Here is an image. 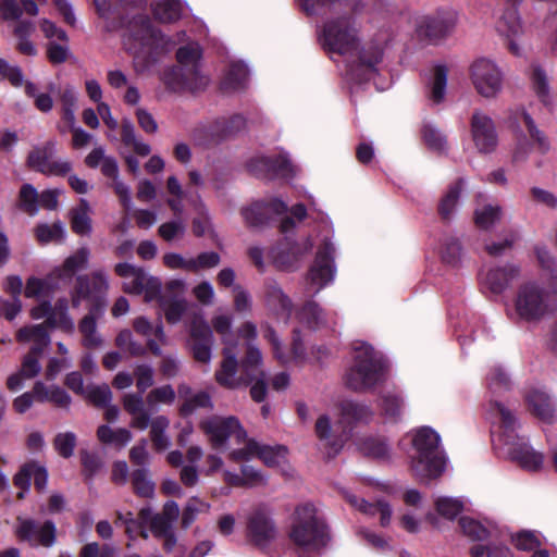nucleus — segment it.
Returning <instances> with one entry per match:
<instances>
[{
    "label": "nucleus",
    "instance_id": "nucleus-60",
    "mask_svg": "<svg viewBox=\"0 0 557 557\" xmlns=\"http://www.w3.org/2000/svg\"><path fill=\"white\" fill-rule=\"evenodd\" d=\"M39 194L32 184H24L18 194L20 208L27 214L34 216L38 213Z\"/></svg>",
    "mask_w": 557,
    "mask_h": 557
},
{
    "label": "nucleus",
    "instance_id": "nucleus-7",
    "mask_svg": "<svg viewBox=\"0 0 557 557\" xmlns=\"http://www.w3.org/2000/svg\"><path fill=\"white\" fill-rule=\"evenodd\" d=\"M201 48L197 42L181 47L176 52L178 65L163 73V82L173 91H198L203 89L209 78L200 69Z\"/></svg>",
    "mask_w": 557,
    "mask_h": 557
},
{
    "label": "nucleus",
    "instance_id": "nucleus-55",
    "mask_svg": "<svg viewBox=\"0 0 557 557\" xmlns=\"http://www.w3.org/2000/svg\"><path fill=\"white\" fill-rule=\"evenodd\" d=\"M503 209L498 205H485L474 211V221L478 227L488 230L502 218Z\"/></svg>",
    "mask_w": 557,
    "mask_h": 557
},
{
    "label": "nucleus",
    "instance_id": "nucleus-39",
    "mask_svg": "<svg viewBox=\"0 0 557 557\" xmlns=\"http://www.w3.org/2000/svg\"><path fill=\"white\" fill-rule=\"evenodd\" d=\"M90 206L84 198L79 200L77 207L70 211V221L72 231L81 236H87L91 233Z\"/></svg>",
    "mask_w": 557,
    "mask_h": 557
},
{
    "label": "nucleus",
    "instance_id": "nucleus-4",
    "mask_svg": "<svg viewBox=\"0 0 557 557\" xmlns=\"http://www.w3.org/2000/svg\"><path fill=\"white\" fill-rule=\"evenodd\" d=\"M288 539L302 555L318 554L330 540L329 529L317 507L302 503L295 507L289 518Z\"/></svg>",
    "mask_w": 557,
    "mask_h": 557
},
{
    "label": "nucleus",
    "instance_id": "nucleus-15",
    "mask_svg": "<svg viewBox=\"0 0 557 557\" xmlns=\"http://www.w3.org/2000/svg\"><path fill=\"white\" fill-rule=\"evenodd\" d=\"M14 533L20 541L32 547L51 548L58 540V529L52 520L37 521L18 517Z\"/></svg>",
    "mask_w": 557,
    "mask_h": 557
},
{
    "label": "nucleus",
    "instance_id": "nucleus-38",
    "mask_svg": "<svg viewBox=\"0 0 557 557\" xmlns=\"http://www.w3.org/2000/svg\"><path fill=\"white\" fill-rule=\"evenodd\" d=\"M178 395L184 398V403L181 406V413L183 416L191 414L199 408H212L211 397L206 392L191 393L189 386L180 385Z\"/></svg>",
    "mask_w": 557,
    "mask_h": 557
},
{
    "label": "nucleus",
    "instance_id": "nucleus-48",
    "mask_svg": "<svg viewBox=\"0 0 557 557\" xmlns=\"http://www.w3.org/2000/svg\"><path fill=\"white\" fill-rule=\"evenodd\" d=\"M97 437L103 444H112L119 448L126 446L133 438L129 430L119 428L112 430L109 425H100L97 430Z\"/></svg>",
    "mask_w": 557,
    "mask_h": 557
},
{
    "label": "nucleus",
    "instance_id": "nucleus-40",
    "mask_svg": "<svg viewBox=\"0 0 557 557\" xmlns=\"http://www.w3.org/2000/svg\"><path fill=\"white\" fill-rule=\"evenodd\" d=\"M102 314L89 310V313L79 322L78 330L83 336L82 343L86 348L94 349L102 345V338L97 332V318Z\"/></svg>",
    "mask_w": 557,
    "mask_h": 557
},
{
    "label": "nucleus",
    "instance_id": "nucleus-54",
    "mask_svg": "<svg viewBox=\"0 0 557 557\" xmlns=\"http://www.w3.org/2000/svg\"><path fill=\"white\" fill-rule=\"evenodd\" d=\"M182 10L180 0H163L152 7L154 17L163 23L178 20L182 15Z\"/></svg>",
    "mask_w": 557,
    "mask_h": 557
},
{
    "label": "nucleus",
    "instance_id": "nucleus-56",
    "mask_svg": "<svg viewBox=\"0 0 557 557\" xmlns=\"http://www.w3.org/2000/svg\"><path fill=\"white\" fill-rule=\"evenodd\" d=\"M359 449L366 456L385 460L391 456L388 444L383 438L367 437L359 444Z\"/></svg>",
    "mask_w": 557,
    "mask_h": 557
},
{
    "label": "nucleus",
    "instance_id": "nucleus-18",
    "mask_svg": "<svg viewBox=\"0 0 557 557\" xmlns=\"http://www.w3.org/2000/svg\"><path fill=\"white\" fill-rule=\"evenodd\" d=\"M456 22L457 16L453 11H440L434 15L422 16L417 23V36L429 44H436L453 32Z\"/></svg>",
    "mask_w": 557,
    "mask_h": 557
},
{
    "label": "nucleus",
    "instance_id": "nucleus-34",
    "mask_svg": "<svg viewBox=\"0 0 557 557\" xmlns=\"http://www.w3.org/2000/svg\"><path fill=\"white\" fill-rule=\"evenodd\" d=\"M306 14L323 13L341 9L358 10L360 0H296Z\"/></svg>",
    "mask_w": 557,
    "mask_h": 557
},
{
    "label": "nucleus",
    "instance_id": "nucleus-13",
    "mask_svg": "<svg viewBox=\"0 0 557 557\" xmlns=\"http://www.w3.org/2000/svg\"><path fill=\"white\" fill-rule=\"evenodd\" d=\"M469 77L474 90L485 99H495L503 90L504 73L488 58H478L469 66Z\"/></svg>",
    "mask_w": 557,
    "mask_h": 557
},
{
    "label": "nucleus",
    "instance_id": "nucleus-61",
    "mask_svg": "<svg viewBox=\"0 0 557 557\" xmlns=\"http://www.w3.org/2000/svg\"><path fill=\"white\" fill-rule=\"evenodd\" d=\"M459 524L463 534L474 541H483L492 534L488 527L469 517H461Z\"/></svg>",
    "mask_w": 557,
    "mask_h": 557
},
{
    "label": "nucleus",
    "instance_id": "nucleus-11",
    "mask_svg": "<svg viewBox=\"0 0 557 557\" xmlns=\"http://www.w3.org/2000/svg\"><path fill=\"white\" fill-rule=\"evenodd\" d=\"M245 536L250 545L262 550L271 547L277 541L280 530L273 510L268 505H258L247 513Z\"/></svg>",
    "mask_w": 557,
    "mask_h": 557
},
{
    "label": "nucleus",
    "instance_id": "nucleus-14",
    "mask_svg": "<svg viewBox=\"0 0 557 557\" xmlns=\"http://www.w3.org/2000/svg\"><path fill=\"white\" fill-rule=\"evenodd\" d=\"M20 343L33 342L30 350L24 356L21 373L25 379H33L41 371L40 357L50 344V336L42 324L29 325L20 329L16 333Z\"/></svg>",
    "mask_w": 557,
    "mask_h": 557
},
{
    "label": "nucleus",
    "instance_id": "nucleus-57",
    "mask_svg": "<svg viewBox=\"0 0 557 557\" xmlns=\"http://www.w3.org/2000/svg\"><path fill=\"white\" fill-rule=\"evenodd\" d=\"M210 510V504L201 500L194 496L190 497L184 506L181 519V525L183 529H188L197 519L200 513L208 512Z\"/></svg>",
    "mask_w": 557,
    "mask_h": 557
},
{
    "label": "nucleus",
    "instance_id": "nucleus-29",
    "mask_svg": "<svg viewBox=\"0 0 557 557\" xmlns=\"http://www.w3.org/2000/svg\"><path fill=\"white\" fill-rule=\"evenodd\" d=\"M134 330L147 338V346L154 356H161V345L166 344V336L163 325L158 323L156 326L144 317L136 318L133 322Z\"/></svg>",
    "mask_w": 557,
    "mask_h": 557
},
{
    "label": "nucleus",
    "instance_id": "nucleus-59",
    "mask_svg": "<svg viewBox=\"0 0 557 557\" xmlns=\"http://www.w3.org/2000/svg\"><path fill=\"white\" fill-rule=\"evenodd\" d=\"M133 490L139 497L150 498L154 495V483L149 478L148 470L140 468L131 474Z\"/></svg>",
    "mask_w": 557,
    "mask_h": 557
},
{
    "label": "nucleus",
    "instance_id": "nucleus-25",
    "mask_svg": "<svg viewBox=\"0 0 557 557\" xmlns=\"http://www.w3.org/2000/svg\"><path fill=\"white\" fill-rule=\"evenodd\" d=\"M287 211V205L280 199H272L269 202L256 201L242 209V215L250 227L261 226L273 214H281Z\"/></svg>",
    "mask_w": 557,
    "mask_h": 557
},
{
    "label": "nucleus",
    "instance_id": "nucleus-44",
    "mask_svg": "<svg viewBox=\"0 0 557 557\" xmlns=\"http://www.w3.org/2000/svg\"><path fill=\"white\" fill-rule=\"evenodd\" d=\"M342 418L348 422H368L373 418V410L370 406L344 400L339 405Z\"/></svg>",
    "mask_w": 557,
    "mask_h": 557
},
{
    "label": "nucleus",
    "instance_id": "nucleus-37",
    "mask_svg": "<svg viewBox=\"0 0 557 557\" xmlns=\"http://www.w3.org/2000/svg\"><path fill=\"white\" fill-rule=\"evenodd\" d=\"M377 406L385 420L398 422L405 409V400L397 391H386L381 394Z\"/></svg>",
    "mask_w": 557,
    "mask_h": 557
},
{
    "label": "nucleus",
    "instance_id": "nucleus-35",
    "mask_svg": "<svg viewBox=\"0 0 557 557\" xmlns=\"http://www.w3.org/2000/svg\"><path fill=\"white\" fill-rule=\"evenodd\" d=\"M448 82V69L436 65L426 85V98L432 104H440L445 100Z\"/></svg>",
    "mask_w": 557,
    "mask_h": 557
},
{
    "label": "nucleus",
    "instance_id": "nucleus-32",
    "mask_svg": "<svg viewBox=\"0 0 557 557\" xmlns=\"http://www.w3.org/2000/svg\"><path fill=\"white\" fill-rule=\"evenodd\" d=\"M298 322L309 330H319L329 325L327 313L314 300H308L297 311Z\"/></svg>",
    "mask_w": 557,
    "mask_h": 557
},
{
    "label": "nucleus",
    "instance_id": "nucleus-10",
    "mask_svg": "<svg viewBox=\"0 0 557 557\" xmlns=\"http://www.w3.org/2000/svg\"><path fill=\"white\" fill-rule=\"evenodd\" d=\"M109 287L108 275L102 270H96L89 275H78L71 292L72 306L77 308L82 301L86 300L90 304L89 310L103 313L108 305Z\"/></svg>",
    "mask_w": 557,
    "mask_h": 557
},
{
    "label": "nucleus",
    "instance_id": "nucleus-62",
    "mask_svg": "<svg viewBox=\"0 0 557 557\" xmlns=\"http://www.w3.org/2000/svg\"><path fill=\"white\" fill-rule=\"evenodd\" d=\"M462 247L458 238L446 236L442 244V259L445 263L457 265L462 258Z\"/></svg>",
    "mask_w": 557,
    "mask_h": 557
},
{
    "label": "nucleus",
    "instance_id": "nucleus-45",
    "mask_svg": "<svg viewBox=\"0 0 557 557\" xmlns=\"http://www.w3.org/2000/svg\"><path fill=\"white\" fill-rule=\"evenodd\" d=\"M249 76L248 67L240 62L232 63L222 81V88L235 91L245 87Z\"/></svg>",
    "mask_w": 557,
    "mask_h": 557
},
{
    "label": "nucleus",
    "instance_id": "nucleus-2",
    "mask_svg": "<svg viewBox=\"0 0 557 557\" xmlns=\"http://www.w3.org/2000/svg\"><path fill=\"white\" fill-rule=\"evenodd\" d=\"M487 387L492 397H496L510 387V380L502 367L491 368L487 374ZM487 419L492 423V443L494 449L508 457L531 472L543 468V453L532 448L517 434L518 422L512 412L496 398H491L487 407Z\"/></svg>",
    "mask_w": 557,
    "mask_h": 557
},
{
    "label": "nucleus",
    "instance_id": "nucleus-16",
    "mask_svg": "<svg viewBox=\"0 0 557 557\" xmlns=\"http://www.w3.org/2000/svg\"><path fill=\"white\" fill-rule=\"evenodd\" d=\"M214 336L212 329L202 315H196L189 325L187 346L194 359L199 363L209 364L212 358Z\"/></svg>",
    "mask_w": 557,
    "mask_h": 557
},
{
    "label": "nucleus",
    "instance_id": "nucleus-58",
    "mask_svg": "<svg viewBox=\"0 0 557 557\" xmlns=\"http://www.w3.org/2000/svg\"><path fill=\"white\" fill-rule=\"evenodd\" d=\"M213 330L220 335L225 347H235L233 343V315L231 313H216L211 319Z\"/></svg>",
    "mask_w": 557,
    "mask_h": 557
},
{
    "label": "nucleus",
    "instance_id": "nucleus-30",
    "mask_svg": "<svg viewBox=\"0 0 557 557\" xmlns=\"http://www.w3.org/2000/svg\"><path fill=\"white\" fill-rule=\"evenodd\" d=\"M264 298L265 304L271 311L276 315L289 319L293 307L292 300L274 281H268L265 283Z\"/></svg>",
    "mask_w": 557,
    "mask_h": 557
},
{
    "label": "nucleus",
    "instance_id": "nucleus-3",
    "mask_svg": "<svg viewBox=\"0 0 557 557\" xmlns=\"http://www.w3.org/2000/svg\"><path fill=\"white\" fill-rule=\"evenodd\" d=\"M146 0H119L117 9L120 11L119 21L112 24V29L128 26V35L125 38V47L134 58V64L137 72H143L153 64L158 57L170 51L175 42L165 37L153 26L147 15H137L127 22L124 12L128 8H140Z\"/></svg>",
    "mask_w": 557,
    "mask_h": 557
},
{
    "label": "nucleus",
    "instance_id": "nucleus-43",
    "mask_svg": "<svg viewBox=\"0 0 557 557\" xmlns=\"http://www.w3.org/2000/svg\"><path fill=\"white\" fill-rule=\"evenodd\" d=\"M60 287V283L53 272H51L46 278L29 277L26 281L24 294L27 298H37Z\"/></svg>",
    "mask_w": 557,
    "mask_h": 557
},
{
    "label": "nucleus",
    "instance_id": "nucleus-41",
    "mask_svg": "<svg viewBox=\"0 0 557 557\" xmlns=\"http://www.w3.org/2000/svg\"><path fill=\"white\" fill-rule=\"evenodd\" d=\"M55 147L57 141L53 139L48 140L42 146L34 147L27 157L28 166L40 173L41 169L49 168Z\"/></svg>",
    "mask_w": 557,
    "mask_h": 557
},
{
    "label": "nucleus",
    "instance_id": "nucleus-46",
    "mask_svg": "<svg viewBox=\"0 0 557 557\" xmlns=\"http://www.w3.org/2000/svg\"><path fill=\"white\" fill-rule=\"evenodd\" d=\"M170 420L164 416H158L151 421L150 438L157 451H164L171 446V438L166 434Z\"/></svg>",
    "mask_w": 557,
    "mask_h": 557
},
{
    "label": "nucleus",
    "instance_id": "nucleus-51",
    "mask_svg": "<svg viewBox=\"0 0 557 557\" xmlns=\"http://www.w3.org/2000/svg\"><path fill=\"white\" fill-rule=\"evenodd\" d=\"M67 299H59L53 307L51 306V314L48 318V324L52 327L72 331L74 329V322L67 313Z\"/></svg>",
    "mask_w": 557,
    "mask_h": 557
},
{
    "label": "nucleus",
    "instance_id": "nucleus-5",
    "mask_svg": "<svg viewBox=\"0 0 557 557\" xmlns=\"http://www.w3.org/2000/svg\"><path fill=\"white\" fill-rule=\"evenodd\" d=\"M410 437L414 454L410 468L420 480L436 479L446 468V457L441 448V437L433 429L422 426L411 432Z\"/></svg>",
    "mask_w": 557,
    "mask_h": 557
},
{
    "label": "nucleus",
    "instance_id": "nucleus-19",
    "mask_svg": "<svg viewBox=\"0 0 557 557\" xmlns=\"http://www.w3.org/2000/svg\"><path fill=\"white\" fill-rule=\"evenodd\" d=\"M313 244L310 238L302 243L292 242L288 237L280 242L270 251L274 265L283 271L295 270L304 256L311 251Z\"/></svg>",
    "mask_w": 557,
    "mask_h": 557
},
{
    "label": "nucleus",
    "instance_id": "nucleus-21",
    "mask_svg": "<svg viewBox=\"0 0 557 557\" xmlns=\"http://www.w3.org/2000/svg\"><path fill=\"white\" fill-rule=\"evenodd\" d=\"M471 137L481 153L493 152L498 145L494 121L481 111L473 112L470 122Z\"/></svg>",
    "mask_w": 557,
    "mask_h": 557
},
{
    "label": "nucleus",
    "instance_id": "nucleus-27",
    "mask_svg": "<svg viewBox=\"0 0 557 557\" xmlns=\"http://www.w3.org/2000/svg\"><path fill=\"white\" fill-rule=\"evenodd\" d=\"M89 257V249L81 247L73 255L69 256L61 267L55 268L52 272L60 285L70 284L77 271L86 269Z\"/></svg>",
    "mask_w": 557,
    "mask_h": 557
},
{
    "label": "nucleus",
    "instance_id": "nucleus-31",
    "mask_svg": "<svg viewBox=\"0 0 557 557\" xmlns=\"http://www.w3.org/2000/svg\"><path fill=\"white\" fill-rule=\"evenodd\" d=\"M22 8L16 0H0V16L4 21H18L23 13L36 16L39 13V5L47 3V0H20Z\"/></svg>",
    "mask_w": 557,
    "mask_h": 557
},
{
    "label": "nucleus",
    "instance_id": "nucleus-22",
    "mask_svg": "<svg viewBox=\"0 0 557 557\" xmlns=\"http://www.w3.org/2000/svg\"><path fill=\"white\" fill-rule=\"evenodd\" d=\"M520 275L518 265L507 263L503 267H491L480 274V283L485 292L494 295L502 294L510 283Z\"/></svg>",
    "mask_w": 557,
    "mask_h": 557
},
{
    "label": "nucleus",
    "instance_id": "nucleus-64",
    "mask_svg": "<svg viewBox=\"0 0 557 557\" xmlns=\"http://www.w3.org/2000/svg\"><path fill=\"white\" fill-rule=\"evenodd\" d=\"M422 136L425 145L437 152H444L447 149V140L443 133L431 124L423 126Z\"/></svg>",
    "mask_w": 557,
    "mask_h": 557
},
{
    "label": "nucleus",
    "instance_id": "nucleus-49",
    "mask_svg": "<svg viewBox=\"0 0 557 557\" xmlns=\"http://www.w3.org/2000/svg\"><path fill=\"white\" fill-rule=\"evenodd\" d=\"M512 543L520 550H534L532 557H549L545 549H537L541 542L539 534L533 531H520L511 536Z\"/></svg>",
    "mask_w": 557,
    "mask_h": 557
},
{
    "label": "nucleus",
    "instance_id": "nucleus-42",
    "mask_svg": "<svg viewBox=\"0 0 557 557\" xmlns=\"http://www.w3.org/2000/svg\"><path fill=\"white\" fill-rule=\"evenodd\" d=\"M465 185L462 178L450 185L438 203V213L443 220H450L454 215Z\"/></svg>",
    "mask_w": 557,
    "mask_h": 557
},
{
    "label": "nucleus",
    "instance_id": "nucleus-36",
    "mask_svg": "<svg viewBox=\"0 0 557 557\" xmlns=\"http://www.w3.org/2000/svg\"><path fill=\"white\" fill-rule=\"evenodd\" d=\"M348 503L360 510L361 512L374 516L380 515V523L382 527H387L392 518V508L388 503L384 500H376L375 503H369L363 498H359L356 495L348 494L346 496Z\"/></svg>",
    "mask_w": 557,
    "mask_h": 557
},
{
    "label": "nucleus",
    "instance_id": "nucleus-50",
    "mask_svg": "<svg viewBox=\"0 0 557 557\" xmlns=\"http://www.w3.org/2000/svg\"><path fill=\"white\" fill-rule=\"evenodd\" d=\"M331 431L332 426L330 418L327 416H321L315 423L317 435L331 447L334 454H336L343 447L348 434L344 431L337 438H333Z\"/></svg>",
    "mask_w": 557,
    "mask_h": 557
},
{
    "label": "nucleus",
    "instance_id": "nucleus-17",
    "mask_svg": "<svg viewBox=\"0 0 557 557\" xmlns=\"http://www.w3.org/2000/svg\"><path fill=\"white\" fill-rule=\"evenodd\" d=\"M334 250L333 244L329 240H324L317 251L314 262L310 267L307 275V284L309 287L313 288V295H317L334 280Z\"/></svg>",
    "mask_w": 557,
    "mask_h": 557
},
{
    "label": "nucleus",
    "instance_id": "nucleus-9",
    "mask_svg": "<svg viewBox=\"0 0 557 557\" xmlns=\"http://www.w3.org/2000/svg\"><path fill=\"white\" fill-rule=\"evenodd\" d=\"M515 314L524 322H539L557 309V299L536 282L521 284L516 293Z\"/></svg>",
    "mask_w": 557,
    "mask_h": 557
},
{
    "label": "nucleus",
    "instance_id": "nucleus-6",
    "mask_svg": "<svg viewBox=\"0 0 557 557\" xmlns=\"http://www.w3.org/2000/svg\"><path fill=\"white\" fill-rule=\"evenodd\" d=\"M222 361L214 373L219 385L228 389L246 387L260 376L262 354L257 346L249 345L240 363L235 347H224Z\"/></svg>",
    "mask_w": 557,
    "mask_h": 557
},
{
    "label": "nucleus",
    "instance_id": "nucleus-20",
    "mask_svg": "<svg viewBox=\"0 0 557 557\" xmlns=\"http://www.w3.org/2000/svg\"><path fill=\"white\" fill-rule=\"evenodd\" d=\"M286 453L287 449L284 446L261 445L253 440H248L245 447L232 450L228 457L234 461H245L258 457L268 467H276L285 461Z\"/></svg>",
    "mask_w": 557,
    "mask_h": 557
},
{
    "label": "nucleus",
    "instance_id": "nucleus-33",
    "mask_svg": "<svg viewBox=\"0 0 557 557\" xmlns=\"http://www.w3.org/2000/svg\"><path fill=\"white\" fill-rule=\"evenodd\" d=\"M527 401L532 412L544 422H552L555 418V406L550 396L543 389H532Z\"/></svg>",
    "mask_w": 557,
    "mask_h": 557
},
{
    "label": "nucleus",
    "instance_id": "nucleus-8",
    "mask_svg": "<svg viewBox=\"0 0 557 557\" xmlns=\"http://www.w3.org/2000/svg\"><path fill=\"white\" fill-rule=\"evenodd\" d=\"M352 354V364L345 375V383L350 389L364 392L384 382L386 363L371 346L356 342Z\"/></svg>",
    "mask_w": 557,
    "mask_h": 557
},
{
    "label": "nucleus",
    "instance_id": "nucleus-12",
    "mask_svg": "<svg viewBox=\"0 0 557 557\" xmlns=\"http://www.w3.org/2000/svg\"><path fill=\"white\" fill-rule=\"evenodd\" d=\"M199 428L213 449H225L230 440L236 444L247 442V432L236 417L212 416L200 421Z\"/></svg>",
    "mask_w": 557,
    "mask_h": 557
},
{
    "label": "nucleus",
    "instance_id": "nucleus-26",
    "mask_svg": "<svg viewBox=\"0 0 557 557\" xmlns=\"http://www.w3.org/2000/svg\"><path fill=\"white\" fill-rule=\"evenodd\" d=\"M246 124V119L243 115L234 114L230 117H219L212 123L201 126L197 132L203 133V136L212 141H220L245 129Z\"/></svg>",
    "mask_w": 557,
    "mask_h": 557
},
{
    "label": "nucleus",
    "instance_id": "nucleus-1",
    "mask_svg": "<svg viewBox=\"0 0 557 557\" xmlns=\"http://www.w3.org/2000/svg\"><path fill=\"white\" fill-rule=\"evenodd\" d=\"M360 1L358 10H330L314 15L342 13V15L327 20L321 29L319 39L325 51L338 54L347 63V76L356 83L373 81L379 88L376 77L380 75V64L383 61L384 49L381 42H360L359 29L351 13L362 9Z\"/></svg>",
    "mask_w": 557,
    "mask_h": 557
},
{
    "label": "nucleus",
    "instance_id": "nucleus-23",
    "mask_svg": "<svg viewBox=\"0 0 557 557\" xmlns=\"http://www.w3.org/2000/svg\"><path fill=\"white\" fill-rule=\"evenodd\" d=\"M248 168L255 175L268 178L292 177L295 174V168L286 154H280L275 159L257 157L249 161Z\"/></svg>",
    "mask_w": 557,
    "mask_h": 557
},
{
    "label": "nucleus",
    "instance_id": "nucleus-63",
    "mask_svg": "<svg viewBox=\"0 0 557 557\" xmlns=\"http://www.w3.org/2000/svg\"><path fill=\"white\" fill-rule=\"evenodd\" d=\"M83 397L89 400L96 407L108 406L112 400V392L107 384L87 385Z\"/></svg>",
    "mask_w": 557,
    "mask_h": 557
},
{
    "label": "nucleus",
    "instance_id": "nucleus-24",
    "mask_svg": "<svg viewBox=\"0 0 557 557\" xmlns=\"http://www.w3.org/2000/svg\"><path fill=\"white\" fill-rule=\"evenodd\" d=\"M497 32L507 39L508 50L517 57L522 54V46L519 38L522 35V25L516 8L511 7L504 11L499 17Z\"/></svg>",
    "mask_w": 557,
    "mask_h": 557
},
{
    "label": "nucleus",
    "instance_id": "nucleus-47",
    "mask_svg": "<svg viewBox=\"0 0 557 557\" xmlns=\"http://www.w3.org/2000/svg\"><path fill=\"white\" fill-rule=\"evenodd\" d=\"M160 307L166 321L175 324L181 321L186 311L187 302L183 297L168 295L160 298Z\"/></svg>",
    "mask_w": 557,
    "mask_h": 557
},
{
    "label": "nucleus",
    "instance_id": "nucleus-28",
    "mask_svg": "<svg viewBox=\"0 0 557 557\" xmlns=\"http://www.w3.org/2000/svg\"><path fill=\"white\" fill-rule=\"evenodd\" d=\"M34 394L36 401L50 403L60 409L67 410L72 404L69 393L57 384L48 385L42 381H37L34 384Z\"/></svg>",
    "mask_w": 557,
    "mask_h": 557
},
{
    "label": "nucleus",
    "instance_id": "nucleus-52",
    "mask_svg": "<svg viewBox=\"0 0 557 557\" xmlns=\"http://www.w3.org/2000/svg\"><path fill=\"white\" fill-rule=\"evenodd\" d=\"M517 121L527 128L530 137L536 146V149L541 153H546L550 148L549 141L544 133L536 127L532 116L528 112L522 111L517 117Z\"/></svg>",
    "mask_w": 557,
    "mask_h": 557
},
{
    "label": "nucleus",
    "instance_id": "nucleus-53",
    "mask_svg": "<svg viewBox=\"0 0 557 557\" xmlns=\"http://www.w3.org/2000/svg\"><path fill=\"white\" fill-rule=\"evenodd\" d=\"M35 235L39 243L48 244L51 242L61 243L65 239L66 232L62 222L53 224L41 223L35 228Z\"/></svg>",
    "mask_w": 557,
    "mask_h": 557
}]
</instances>
